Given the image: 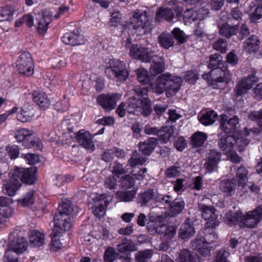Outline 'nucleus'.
I'll use <instances>...</instances> for the list:
<instances>
[{
	"label": "nucleus",
	"instance_id": "obj_27",
	"mask_svg": "<svg viewBox=\"0 0 262 262\" xmlns=\"http://www.w3.org/2000/svg\"><path fill=\"white\" fill-rule=\"evenodd\" d=\"M165 69L164 59L162 57L155 56L150 68V74L155 76L163 72Z\"/></svg>",
	"mask_w": 262,
	"mask_h": 262
},
{
	"label": "nucleus",
	"instance_id": "obj_28",
	"mask_svg": "<svg viewBox=\"0 0 262 262\" xmlns=\"http://www.w3.org/2000/svg\"><path fill=\"white\" fill-rule=\"evenodd\" d=\"M160 209V208L159 207H156L152 208L151 212H150V217H153V220H155V222H152L147 226V230L150 234L151 230H156L157 222L161 221L166 217V215L163 213H159L158 210Z\"/></svg>",
	"mask_w": 262,
	"mask_h": 262
},
{
	"label": "nucleus",
	"instance_id": "obj_12",
	"mask_svg": "<svg viewBox=\"0 0 262 262\" xmlns=\"http://www.w3.org/2000/svg\"><path fill=\"white\" fill-rule=\"evenodd\" d=\"M262 219V205L243 215L241 225L248 228L255 227Z\"/></svg>",
	"mask_w": 262,
	"mask_h": 262
},
{
	"label": "nucleus",
	"instance_id": "obj_62",
	"mask_svg": "<svg viewBox=\"0 0 262 262\" xmlns=\"http://www.w3.org/2000/svg\"><path fill=\"white\" fill-rule=\"evenodd\" d=\"M229 255L230 253L228 251L225 249L220 250L216 254V262H229L227 260V257Z\"/></svg>",
	"mask_w": 262,
	"mask_h": 262
},
{
	"label": "nucleus",
	"instance_id": "obj_40",
	"mask_svg": "<svg viewBox=\"0 0 262 262\" xmlns=\"http://www.w3.org/2000/svg\"><path fill=\"white\" fill-rule=\"evenodd\" d=\"M207 136L201 132H197L191 137V144L193 147L201 146L207 140Z\"/></svg>",
	"mask_w": 262,
	"mask_h": 262
},
{
	"label": "nucleus",
	"instance_id": "obj_38",
	"mask_svg": "<svg viewBox=\"0 0 262 262\" xmlns=\"http://www.w3.org/2000/svg\"><path fill=\"white\" fill-rule=\"evenodd\" d=\"M14 13L15 9L10 6L0 8V22L12 20Z\"/></svg>",
	"mask_w": 262,
	"mask_h": 262
},
{
	"label": "nucleus",
	"instance_id": "obj_36",
	"mask_svg": "<svg viewBox=\"0 0 262 262\" xmlns=\"http://www.w3.org/2000/svg\"><path fill=\"white\" fill-rule=\"evenodd\" d=\"M236 186L233 180H224L221 182L220 189L222 191L231 196L234 194Z\"/></svg>",
	"mask_w": 262,
	"mask_h": 262
},
{
	"label": "nucleus",
	"instance_id": "obj_52",
	"mask_svg": "<svg viewBox=\"0 0 262 262\" xmlns=\"http://www.w3.org/2000/svg\"><path fill=\"white\" fill-rule=\"evenodd\" d=\"M120 185L122 188L128 189L134 186L135 180L132 176L126 174L120 179Z\"/></svg>",
	"mask_w": 262,
	"mask_h": 262
},
{
	"label": "nucleus",
	"instance_id": "obj_5",
	"mask_svg": "<svg viewBox=\"0 0 262 262\" xmlns=\"http://www.w3.org/2000/svg\"><path fill=\"white\" fill-rule=\"evenodd\" d=\"M219 137L218 146L223 153L227 155L228 158L232 162H240L242 159L235 153L234 148L235 139L232 135L225 133H220Z\"/></svg>",
	"mask_w": 262,
	"mask_h": 262
},
{
	"label": "nucleus",
	"instance_id": "obj_57",
	"mask_svg": "<svg viewBox=\"0 0 262 262\" xmlns=\"http://www.w3.org/2000/svg\"><path fill=\"white\" fill-rule=\"evenodd\" d=\"M204 232L205 236L204 238L205 239L206 243L207 242L208 244L214 242L217 237V234L215 233L213 229L211 228H207L205 226Z\"/></svg>",
	"mask_w": 262,
	"mask_h": 262
},
{
	"label": "nucleus",
	"instance_id": "obj_47",
	"mask_svg": "<svg viewBox=\"0 0 262 262\" xmlns=\"http://www.w3.org/2000/svg\"><path fill=\"white\" fill-rule=\"evenodd\" d=\"M146 159L143 157L137 151L133 152L131 158L128 160V163L131 167L138 165H142L146 161Z\"/></svg>",
	"mask_w": 262,
	"mask_h": 262
},
{
	"label": "nucleus",
	"instance_id": "obj_33",
	"mask_svg": "<svg viewBox=\"0 0 262 262\" xmlns=\"http://www.w3.org/2000/svg\"><path fill=\"white\" fill-rule=\"evenodd\" d=\"M31 135V130L26 128H20L16 130L14 133V137L17 142H22L24 146H30L31 144L28 142L27 138H29Z\"/></svg>",
	"mask_w": 262,
	"mask_h": 262
},
{
	"label": "nucleus",
	"instance_id": "obj_61",
	"mask_svg": "<svg viewBox=\"0 0 262 262\" xmlns=\"http://www.w3.org/2000/svg\"><path fill=\"white\" fill-rule=\"evenodd\" d=\"M251 21L257 23L262 17V7L257 6L250 14Z\"/></svg>",
	"mask_w": 262,
	"mask_h": 262
},
{
	"label": "nucleus",
	"instance_id": "obj_58",
	"mask_svg": "<svg viewBox=\"0 0 262 262\" xmlns=\"http://www.w3.org/2000/svg\"><path fill=\"white\" fill-rule=\"evenodd\" d=\"M172 33L179 43H184L186 41L187 36L180 29L174 28L172 31Z\"/></svg>",
	"mask_w": 262,
	"mask_h": 262
},
{
	"label": "nucleus",
	"instance_id": "obj_25",
	"mask_svg": "<svg viewBox=\"0 0 262 262\" xmlns=\"http://www.w3.org/2000/svg\"><path fill=\"white\" fill-rule=\"evenodd\" d=\"M178 260V262H201L197 254L187 249L182 250L179 253Z\"/></svg>",
	"mask_w": 262,
	"mask_h": 262
},
{
	"label": "nucleus",
	"instance_id": "obj_24",
	"mask_svg": "<svg viewBox=\"0 0 262 262\" xmlns=\"http://www.w3.org/2000/svg\"><path fill=\"white\" fill-rule=\"evenodd\" d=\"M195 233V229L192 223L188 220L181 226L179 231V237L183 239H187L192 237Z\"/></svg>",
	"mask_w": 262,
	"mask_h": 262
},
{
	"label": "nucleus",
	"instance_id": "obj_64",
	"mask_svg": "<svg viewBox=\"0 0 262 262\" xmlns=\"http://www.w3.org/2000/svg\"><path fill=\"white\" fill-rule=\"evenodd\" d=\"M4 262H17L16 254L9 249L6 251L4 257Z\"/></svg>",
	"mask_w": 262,
	"mask_h": 262
},
{
	"label": "nucleus",
	"instance_id": "obj_53",
	"mask_svg": "<svg viewBox=\"0 0 262 262\" xmlns=\"http://www.w3.org/2000/svg\"><path fill=\"white\" fill-rule=\"evenodd\" d=\"M34 113L32 110H21L17 115V120L22 122L29 121L34 116Z\"/></svg>",
	"mask_w": 262,
	"mask_h": 262
},
{
	"label": "nucleus",
	"instance_id": "obj_29",
	"mask_svg": "<svg viewBox=\"0 0 262 262\" xmlns=\"http://www.w3.org/2000/svg\"><path fill=\"white\" fill-rule=\"evenodd\" d=\"M44 235L38 231L34 230L30 231L29 242L32 247H40L44 243Z\"/></svg>",
	"mask_w": 262,
	"mask_h": 262
},
{
	"label": "nucleus",
	"instance_id": "obj_6",
	"mask_svg": "<svg viewBox=\"0 0 262 262\" xmlns=\"http://www.w3.org/2000/svg\"><path fill=\"white\" fill-rule=\"evenodd\" d=\"M109 66L105 69L106 76L116 81H123L128 77L127 71L123 68L122 62L118 60L112 59L109 61Z\"/></svg>",
	"mask_w": 262,
	"mask_h": 262
},
{
	"label": "nucleus",
	"instance_id": "obj_48",
	"mask_svg": "<svg viewBox=\"0 0 262 262\" xmlns=\"http://www.w3.org/2000/svg\"><path fill=\"white\" fill-rule=\"evenodd\" d=\"M34 194L33 190H29L22 199L18 200V203L24 207L33 205L34 202Z\"/></svg>",
	"mask_w": 262,
	"mask_h": 262
},
{
	"label": "nucleus",
	"instance_id": "obj_56",
	"mask_svg": "<svg viewBox=\"0 0 262 262\" xmlns=\"http://www.w3.org/2000/svg\"><path fill=\"white\" fill-rule=\"evenodd\" d=\"M118 256V253L113 247H109L105 250L104 255L105 262H113Z\"/></svg>",
	"mask_w": 262,
	"mask_h": 262
},
{
	"label": "nucleus",
	"instance_id": "obj_37",
	"mask_svg": "<svg viewBox=\"0 0 262 262\" xmlns=\"http://www.w3.org/2000/svg\"><path fill=\"white\" fill-rule=\"evenodd\" d=\"M174 17V13L172 10L169 8H160L156 13V19L159 20L161 18L167 21H171Z\"/></svg>",
	"mask_w": 262,
	"mask_h": 262
},
{
	"label": "nucleus",
	"instance_id": "obj_13",
	"mask_svg": "<svg viewBox=\"0 0 262 262\" xmlns=\"http://www.w3.org/2000/svg\"><path fill=\"white\" fill-rule=\"evenodd\" d=\"M17 173H13L12 170L9 172V180L4 181L3 191L9 196H13L21 186L20 179H17Z\"/></svg>",
	"mask_w": 262,
	"mask_h": 262
},
{
	"label": "nucleus",
	"instance_id": "obj_23",
	"mask_svg": "<svg viewBox=\"0 0 262 262\" xmlns=\"http://www.w3.org/2000/svg\"><path fill=\"white\" fill-rule=\"evenodd\" d=\"M185 203L182 198H176L172 201V203L169 208L168 216L174 217L180 214L184 209Z\"/></svg>",
	"mask_w": 262,
	"mask_h": 262
},
{
	"label": "nucleus",
	"instance_id": "obj_2",
	"mask_svg": "<svg viewBox=\"0 0 262 262\" xmlns=\"http://www.w3.org/2000/svg\"><path fill=\"white\" fill-rule=\"evenodd\" d=\"M182 82L180 77L169 73L163 74L158 77L153 89L155 93L161 94L165 92L166 96L170 97L179 91Z\"/></svg>",
	"mask_w": 262,
	"mask_h": 262
},
{
	"label": "nucleus",
	"instance_id": "obj_45",
	"mask_svg": "<svg viewBox=\"0 0 262 262\" xmlns=\"http://www.w3.org/2000/svg\"><path fill=\"white\" fill-rule=\"evenodd\" d=\"M250 89H251L250 84L242 79L236 84L234 92L237 96H241L246 94Z\"/></svg>",
	"mask_w": 262,
	"mask_h": 262
},
{
	"label": "nucleus",
	"instance_id": "obj_31",
	"mask_svg": "<svg viewBox=\"0 0 262 262\" xmlns=\"http://www.w3.org/2000/svg\"><path fill=\"white\" fill-rule=\"evenodd\" d=\"M137 250V245L133 241L124 238L121 244L117 246V250L120 253H127Z\"/></svg>",
	"mask_w": 262,
	"mask_h": 262
},
{
	"label": "nucleus",
	"instance_id": "obj_4",
	"mask_svg": "<svg viewBox=\"0 0 262 262\" xmlns=\"http://www.w3.org/2000/svg\"><path fill=\"white\" fill-rule=\"evenodd\" d=\"M208 67L212 69L211 71L212 75L214 73L219 75V77L215 78L217 83H227L231 80V74L226 67L224 66L222 56L220 54L216 53L210 56Z\"/></svg>",
	"mask_w": 262,
	"mask_h": 262
},
{
	"label": "nucleus",
	"instance_id": "obj_39",
	"mask_svg": "<svg viewBox=\"0 0 262 262\" xmlns=\"http://www.w3.org/2000/svg\"><path fill=\"white\" fill-rule=\"evenodd\" d=\"M176 128L172 126L165 127L159 131L158 136L160 137L161 142L166 143L169 141L170 138L174 136Z\"/></svg>",
	"mask_w": 262,
	"mask_h": 262
},
{
	"label": "nucleus",
	"instance_id": "obj_55",
	"mask_svg": "<svg viewBox=\"0 0 262 262\" xmlns=\"http://www.w3.org/2000/svg\"><path fill=\"white\" fill-rule=\"evenodd\" d=\"M137 75L139 81L142 84H147L150 81L147 71L144 68H139L137 70Z\"/></svg>",
	"mask_w": 262,
	"mask_h": 262
},
{
	"label": "nucleus",
	"instance_id": "obj_17",
	"mask_svg": "<svg viewBox=\"0 0 262 262\" xmlns=\"http://www.w3.org/2000/svg\"><path fill=\"white\" fill-rule=\"evenodd\" d=\"M76 138L81 146L91 151L94 150L95 147L92 141V138L88 132L80 130L77 133Z\"/></svg>",
	"mask_w": 262,
	"mask_h": 262
},
{
	"label": "nucleus",
	"instance_id": "obj_60",
	"mask_svg": "<svg viewBox=\"0 0 262 262\" xmlns=\"http://www.w3.org/2000/svg\"><path fill=\"white\" fill-rule=\"evenodd\" d=\"M112 171L116 175H120L126 173L128 170L126 168L123 167V165L117 161L113 163L112 167Z\"/></svg>",
	"mask_w": 262,
	"mask_h": 262
},
{
	"label": "nucleus",
	"instance_id": "obj_49",
	"mask_svg": "<svg viewBox=\"0 0 262 262\" xmlns=\"http://www.w3.org/2000/svg\"><path fill=\"white\" fill-rule=\"evenodd\" d=\"M138 59L144 62H150L155 59L156 55H153V53L149 51L147 48H141Z\"/></svg>",
	"mask_w": 262,
	"mask_h": 262
},
{
	"label": "nucleus",
	"instance_id": "obj_14",
	"mask_svg": "<svg viewBox=\"0 0 262 262\" xmlns=\"http://www.w3.org/2000/svg\"><path fill=\"white\" fill-rule=\"evenodd\" d=\"M121 96L120 93L101 94L99 95V105L105 111H110L114 108Z\"/></svg>",
	"mask_w": 262,
	"mask_h": 262
},
{
	"label": "nucleus",
	"instance_id": "obj_34",
	"mask_svg": "<svg viewBox=\"0 0 262 262\" xmlns=\"http://www.w3.org/2000/svg\"><path fill=\"white\" fill-rule=\"evenodd\" d=\"M158 41L160 46L165 49H168L174 44V39L172 35L163 32L158 37Z\"/></svg>",
	"mask_w": 262,
	"mask_h": 262
},
{
	"label": "nucleus",
	"instance_id": "obj_8",
	"mask_svg": "<svg viewBox=\"0 0 262 262\" xmlns=\"http://www.w3.org/2000/svg\"><path fill=\"white\" fill-rule=\"evenodd\" d=\"M18 72L25 76H30L34 73V66L30 53L28 52L22 53L17 61Z\"/></svg>",
	"mask_w": 262,
	"mask_h": 262
},
{
	"label": "nucleus",
	"instance_id": "obj_46",
	"mask_svg": "<svg viewBox=\"0 0 262 262\" xmlns=\"http://www.w3.org/2000/svg\"><path fill=\"white\" fill-rule=\"evenodd\" d=\"M89 206L92 212L97 217L98 216V195L97 193H91L89 200Z\"/></svg>",
	"mask_w": 262,
	"mask_h": 262
},
{
	"label": "nucleus",
	"instance_id": "obj_19",
	"mask_svg": "<svg viewBox=\"0 0 262 262\" xmlns=\"http://www.w3.org/2000/svg\"><path fill=\"white\" fill-rule=\"evenodd\" d=\"M32 98L33 101L41 108L45 110L49 107L50 101L43 92L39 90L34 91Z\"/></svg>",
	"mask_w": 262,
	"mask_h": 262
},
{
	"label": "nucleus",
	"instance_id": "obj_44",
	"mask_svg": "<svg viewBox=\"0 0 262 262\" xmlns=\"http://www.w3.org/2000/svg\"><path fill=\"white\" fill-rule=\"evenodd\" d=\"M216 113L213 111L207 112L200 118V121L205 125H209L213 124L217 117Z\"/></svg>",
	"mask_w": 262,
	"mask_h": 262
},
{
	"label": "nucleus",
	"instance_id": "obj_35",
	"mask_svg": "<svg viewBox=\"0 0 262 262\" xmlns=\"http://www.w3.org/2000/svg\"><path fill=\"white\" fill-rule=\"evenodd\" d=\"M242 220L243 215L239 211L236 212L230 211L227 213L224 216L225 222L230 226L235 225L239 223L241 224Z\"/></svg>",
	"mask_w": 262,
	"mask_h": 262
},
{
	"label": "nucleus",
	"instance_id": "obj_51",
	"mask_svg": "<svg viewBox=\"0 0 262 262\" xmlns=\"http://www.w3.org/2000/svg\"><path fill=\"white\" fill-rule=\"evenodd\" d=\"M34 132L33 130H31V135L29 138H27L25 139V140H27L29 143H30L31 145L30 146H25L27 148H34L37 150H41L43 147V145L41 141L39 140V139L35 138L34 136Z\"/></svg>",
	"mask_w": 262,
	"mask_h": 262
},
{
	"label": "nucleus",
	"instance_id": "obj_7",
	"mask_svg": "<svg viewBox=\"0 0 262 262\" xmlns=\"http://www.w3.org/2000/svg\"><path fill=\"white\" fill-rule=\"evenodd\" d=\"M130 24L134 29H143L149 25V11L137 9L132 12Z\"/></svg>",
	"mask_w": 262,
	"mask_h": 262
},
{
	"label": "nucleus",
	"instance_id": "obj_18",
	"mask_svg": "<svg viewBox=\"0 0 262 262\" xmlns=\"http://www.w3.org/2000/svg\"><path fill=\"white\" fill-rule=\"evenodd\" d=\"M62 41L66 45L73 46L83 44L85 42L84 36L80 34L78 30L66 33L62 37Z\"/></svg>",
	"mask_w": 262,
	"mask_h": 262
},
{
	"label": "nucleus",
	"instance_id": "obj_41",
	"mask_svg": "<svg viewBox=\"0 0 262 262\" xmlns=\"http://www.w3.org/2000/svg\"><path fill=\"white\" fill-rule=\"evenodd\" d=\"M248 170L244 166H241L236 170V179L239 186L244 187L248 181Z\"/></svg>",
	"mask_w": 262,
	"mask_h": 262
},
{
	"label": "nucleus",
	"instance_id": "obj_16",
	"mask_svg": "<svg viewBox=\"0 0 262 262\" xmlns=\"http://www.w3.org/2000/svg\"><path fill=\"white\" fill-rule=\"evenodd\" d=\"M35 19L37 23V30L39 33L43 34L46 32L48 29V25L51 23V14L48 11H43L41 13L35 14Z\"/></svg>",
	"mask_w": 262,
	"mask_h": 262
},
{
	"label": "nucleus",
	"instance_id": "obj_15",
	"mask_svg": "<svg viewBox=\"0 0 262 262\" xmlns=\"http://www.w3.org/2000/svg\"><path fill=\"white\" fill-rule=\"evenodd\" d=\"M221 156V154L215 150H211L207 154L204 166L208 172H212L217 169Z\"/></svg>",
	"mask_w": 262,
	"mask_h": 262
},
{
	"label": "nucleus",
	"instance_id": "obj_9",
	"mask_svg": "<svg viewBox=\"0 0 262 262\" xmlns=\"http://www.w3.org/2000/svg\"><path fill=\"white\" fill-rule=\"evenodd\" d=\"M199 210L202 212V217L206 221L205 226L207 228L214 229L219 226L220 222L217 219L218 214L214 206L200 204Z\"/></svg>",
	"mask_w": 262,
	"mask_h": 262
},
{
	"label": "nucleus",
	"instance_id": "obj_50",
	"mask_svg": "<svg viewBox=\"0 0 262 262\" xmlns=\"http://www.w3.org/2000/svg\"><path fill=\"white\" fill-rule=\"evenodd\" d=\"M111 200V196L105 195H99V216H103L105 214L106 208Z\"/></svg>",
	"mask_w": 262,
	"mask_h": 262
},
{
	"label": "nucleus",
	"instance_id": "obj_43",
	"mask_svg": "<svg viewBox=\"0 0 262 262\" xmlns=\"http://www.w3.org/2000/svg\"><path fill=\"white\" fill-rule=\"evenodd\" d=\"M61 230L59 228L55 226L53 230V232L51 235L52 236V243L53 246L57 249H60L62 247V244L60 242V236L62 233Z\"/></svg>",
	"mask_w": 262,
	"mask_h": 262
},
{
	"label": "nucleus",
	"instance_id": "obj_30",
	"mask_svg": "<svg viewBox=\"0 0 262 262\" xmlns=\"http://www.w3.org/2000/svg\"><path fill=\"white\" fill-rule=\"evenodd\" d=\"M259 43L258 37L252 35L244 42V48L246 52L251 53L258 49Z\"/></svg>",
	"mask_w": 262,
	"mask_h": 262
},
{
	"label": "nucleus",
	"instance_id": "obj_59",
	"mask_svg": "<svg viewBox=\"0 0 262 262\" xmlns=\"http://www.w3.org/2000/svg\"><path fill=\"white\" fill-rule=\"evenodd\" d=\"M242 12L238 8H234L232 10L228 16V22L232 23L233 20L239 21L242 19Z\"/></svg>",
	"mask_w": 262,
	"mask_h": 262
},
{
	"label": "nucleus",
	"instance_id": "obj_42",
	"mask_svg": "<svg viewBox=\"0 0 262 262\" xmlns=\"http://www.w3.org/2000/svg\"><path fill=\"white\" fill-rule=\"evenodd\" d=\"M154 251L152 249L141 250L135 254V260L137 262H147L152 257Z\"/></svg>",
	"mask_w": 262,
	"mask_h": 262
},
{
	"label": "nucleus",
	"instance_id": "obj_54",
	"mask_svg": "<svg viewBox=\"0 0 262 262\" xmlns=\"http://www.w3.org/2000/svg\"><path fill=\"white\" fill-rule=\"evenodd\" d=\"M228 43L226 40L219 38L215 41L212 45V48L222 53H224L227 51Z\"/></svg>",
	"mask_w": 262,
	"mask_h": 262
},
{
	"label": "nucleus",
	"instance_id": "obj_32",
	"mask_svg": "<svg viewBox=\"0 0 262 262\" xmlns=\"http://www.w3.org/2000/svg\"><path fill=\"white\" fill-rule=\"evenodd\" d=\"M137 192V188L134 187L130 190L118 191L116 196L120 201L129 202L133 201L135 198Z\"/></svg>",
	"mask_w": 262,
	"mask_h": 262
},
{
	"label": "nucleus",
	"instance_id": "obj_3",
	"mask_svg": "<svg viewBox=\"0 0 262 262\" xmlns=\"http://www.w3.org/2000/svg\"><path fill=\"white\" fill-rule=\"evenodd\" d=\"M73 210L70 201L65 199L58 208V212L54 215L55 226L61 230H69L72 226L70 216Z\"/></svg>",
	"mask_w": 262,
	"mask_h": 262
},
{
	"label": "nucleus",
	"instance_id": "obj_63",
	"mask_svg": "<svg viewBox=\"0 0 262 262\" xmlns=\"http://www.w3.org/2000/svg\"><path fill=\"white\" fill-rule=\"evenodd\" d=\"M55 108L58 111L65 112L68 110L70 104L69 100L64 99L60 101H58L55 104Z\"/></svg>",
	"mask_w": 262,
	"mask_h": 262
},
{
	"label": "nucleus",
	"instance_id": "obj_21",
	"mask_svg": "<svg viewBox=\"0 0 262 262\" xmlns=\"http://www.w3.org/2000/svg\"><path fill=\"white\" fill-rule=\"evenodd\" d=\"M157 195V190L148 189L138 194L137 198V203L139 204L141 206H145L150 201L156 200Z\"/></svg>",
	"mask_w": 262,
	"mask_h": 262
},
{
	"label": "nucleus",
	"instance_id": "obj_1",
	"mask_svg": "<svg viewBox=\"0 0 262 262\" xmlns=\"http://www.w3.org/2000/svg\"><path fill=\"white\" fill-rule=\"evenodd\" d=\"M135 95L128 100L126 109L130 114L145 117L148 116L152 111L151 101L148 98V90L147 88H139L134 89Z\"/></svg>",
	"mask_w": 262,
	"mask_h": 262
},
{
	"label": "nucleus",
	"instance_id": "obj_22",
	"mask_svg": "<svg viewBox=\"0 0 262 262\" xmlns=\"http://www.w3.org/2000/svg\"><path fill=\"white\" fill-rule=\"evenodd\" d=\"M237 25L231 26L228 23H219L217 27L220 34L226 38L230 37L236 33Z\"/></svg>",
	"mask_w": 262,
	"mask_h": 262
},
{
	"label": "nucleus",
	"instance_id": "obj_20",
	"mask_svg": "<svg viewBox=\"0 0 262 262\" xmlns=\"http://www.w3.org/2000/svg\"><path fill=\"white\" fill-rule=\"evenodd\" d=\"M27 239L23 237L15 238L9 244V250L15 253H22L27 249Z\"/></svg>",
	"mask_w": 262,
	"mask_h": 262
},
{
	"label": "nucleus",
	"instance_id": "obj_11",
	"mask_svg": "<svg viewBox=\"0 0 262 262\" xmlns=\"http://www.w3.org/2000/svg\"><path fill=\"white\" fill-rule=\"evenodd\" d=\"M13 173H17V179H20V183H24L27 184H33L36 180L35 172L37 171V168L35 167H32L29 168H24L22 167H15L11 170Z\"/></svg>",
	"mask_w": 262,
	"mask_h": 262
},
{
	"label": "nucleus",
	"instance_id": "obj_10",
	"mask_svg": "<svg viewBox=\"0 0 262 262\" xmlns=\"http://www.w3.org/2000/svg\"><path fill=\"white\" fill-rule=\"evenodd\" d=\"M220 127L223 132L229 135L237 133L239 127V119L237 116H234L232 118L228 119L226 115H222L220 116Z\"/></svg>",
	"mask_w": 262,
	"mask_h": 262
},
{
	"label": "nucleus",
	"instance_id": "obj_26",
	"mask_svg": "<svg viewBox=\"0 0 262 262\" xmlns=\"http://www.w3.org/2000/svg\"><path fill=\"white\" fill-rule=\"evenodd\" d=\"M158 143V140L155 138H150L143 142L139 144L140 150L143 154L149 155L156 148Z\"/></svg>",
	"mask_w": 262,
	"mask_h": 262
}]
</instances>
